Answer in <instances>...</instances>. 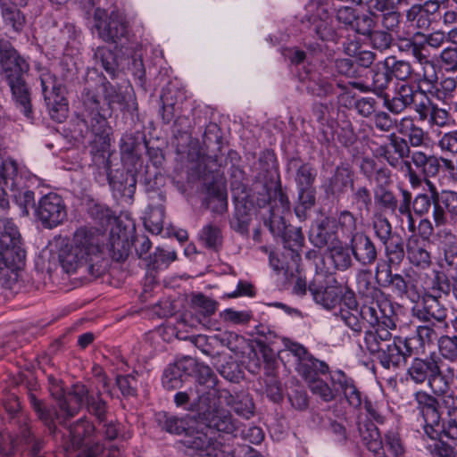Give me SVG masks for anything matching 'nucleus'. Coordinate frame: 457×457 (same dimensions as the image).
Segmentation results:
<instances>
[{"label":"nucleus","mask_w":457,"mask_h":457,"mask_svg":"<svg viewBox=\"0 0 457 457\" xmlns=\"http://www.w3.org/2000/svg\"><path fill=\"white\" fill-rule=\"evenodd\" d=\"M382 287H391L393 291L399 296H408L412 302L419 298L417 293L410 292V282L401 274H394L390 280H382Z\"/></svg>","instance_id":"obj_55"},{"label":"nucleus","mask_w":457,"mask_h":457,"mask_svg":"<svg viewBox=\"0 0 457 457\" xmlns=\"http://www.w3.org/2000/svg\"><path fill=\"white\" fill-rule=\"evenodd\" d=\"M164 209L162 206L151 207L145 218L144 224L152 234H159L163 228Z\"/></svg>","instance_id":"obj_57"},{"label":"nucleus","mask_w":457,"mask_h":457,"mask_svg":"<svg viewBox=\"0 0 457 457\" xmlns=\"http://www.w3.org/2000/svg\"><path fill=\"white\" fill-rule=\"evenodd\" d=\"M29 403L37 413L38 419L48 426L50 430L54 432L55 426L53 424V417L51 411L45 406L44 403L37 399L34 394L29 395Z\"/></svg>","instance_id":"obj_64"},{"label":"nucleus","mask_w":457,"mask_h":457,"mask_svg":"<svg viewBox=\"0 0 457 457\" xmlns=\"http://www.w3.org/2000/svg\"><path fill=\"white\" fill-rule=\"evenodd\" d=\"M199 241L207 249L218 252L223 243V236L220 228L212 223L206 224L200 230L198 235Z\"/></svg>","instance_id":"obj_39"},{"label":"nucleus","mask_w":457,"mask_h":457,"mask_svg":"<svg viewBox=\"0 0 457 457\" xmlns=\"http://www.w3.org/2000/svg\"><path fill=\"white\" fill-rule=\"evenodd\" d=\"M308 11L312 14L307 15L305 22L320 39L328 40L334 37V28L332 26V18L324 5L312 3L308 5Z\"/></svg>","instance_id":"obj_17"},{"label":"nucleus","mask_w":457,"mask_h":457,"mask_svg":"<svg viewBox=\"0 0 457 457\" xmlns=\"http://www.w3.org/2000/svg\"><path fill=\"white\" fill-rule=\"evenodd\" d=\"M420 69L414 71L413 82L417 87H421L425 84L429 87H433L438 79L436 66L432 61L425 62L420 64Z\"/></svg>","instance_id":"obj_46"},{"label":"nucleus","mask_w":457,"mask_h":457,"mask_svg":"<svg viewBox=\"0 0 457 457\" xmlns=\"http://www.w3.org/2000/svg\"><path fill=\"white\" fill-rule=\"evenodd\" d=\"M224 403L220 397L206 403H198V410L202 411L206 426L216 429L231 437L237 438L238 423L232 419L231 414L221 407Z\"/></svg>","instance_id":"obj_11"},{"label":"nucleus","mask_w":457,"mask_h":457,"mask_svg":"<svg viewBox=\"0 0 457 457\" xmlns=\"http://www.w3.org/2000/svg\"><path fill=\"white\" fill-rule=\"evenodd\" d=\"M388 139L389 145H379L376 150L377 154L383 157L391 167L403 172L408 179L411 188H419L422 185L421 177L412 168L410 160H406L408 157L411 158L412 153L407 140L397 137L395 133H391Z\"/></svg>","instance_id":"obj_5"},{"label":"nucleus","mask_w":457,"mask_h":457,"mask_svg":"<svg viewBox=\"0 0 457 457\" xmlns=\"http://www.w3.org/2000/svg\"><path fill=\"white\" fill-rule=\"evenodd\" d=\"M155 422L162 430L170 434L180 435L188 428V422L186 419L179 418L165 411L155 414Z\"/></svg>","instance_id":"obj_36"},{"label":"nucleus","mask_w":457,"mask_h":457,"mask_svg":"<svg viewBox=\"0 0 457 457\" xmlns=\"http://www.w3.org/2000/svg\"><path fill=\"white\" fill-rule=\"evenodd\" d=\"M25 257L17 226L8 218H0V269H20Z\"/></svg>","instance_id":"obj_7"},{"label":"nucleus","mask_w":457,"mask_h":457,"mask_svg":"<svg viewBox=\"0 0 457 457\" xmlns=\"http://www.w3.org/2000/svg\"><path fill=\"white\" fill-rule=\"evenodd\" d=\"M95 57L104 71L112 77H115L117 71V62L113 53L104 47H98L95 53Z\"/></svg>","instance_id":"obj_60"},{"label":"nucleus","mask_w":457,"mask_h":457,"mask_svg":"<svg viewBox=\"0 0 457 457\" xmlns=\"http://www.w3.org/2000/svg\"><path fill=\"white\" fill-rule=\"evenodd\" d=\"M303 79L307 91L312 96L326 97L334 93V86L328 71H308Z\"/></svg>","instance_id":"obj_27"},{"label":"nucleus","mask_w":457,"mask_h":457,"mask_svg":"<svg viewBox=\"0 0 457 457\" xmlns=\"http://www.w3.org/2000/svg\"><path fill=\"white\" fill-rule=\"evenodd\" d=\"M411 207L414 214L420 217L427 216L431 211V218L435 220L436 225L443 224L445 222V213L451 216L457 212L456 210L447 206L446 204L440 203L437 207L436 201L432 197H429L428 193H419L414 198H411Z\"/></svg>","instance_id":"obj_18"},{"label":"nucleus","mask_w":457,"mask_h":457,"mask_svg":"<svg viewBox=\"0 0 457 457\" xmlns=\"http://www.w3.org/2000/svg\"><path fill=\"white\" fill-rule=\"evenodd\" d=\"M70 397L74 399L72 406H67L65 403H62V407L67 411L68 417L75 416L79 413L80 408L85 406L87 411L100 422L105 420L108 407L106 402L101 397L99 391L96 395L90 394L85 385L77 383L71 386Z\"/></svg>","instance_id":"obj_10"},{"label":"nucleus","mask_w":457,"mask_h":457,"mask_svg":"<svg viewBox=\"0 0 457 457\" xmlns=\"http://www.w3.org/2000/svg\"><path fill=\"white\" fill-rule=\"evenodd\" d=\"M391 78L401 81H413L414 70L405 60H398L395 56H388L384 60Z\"/></svg>","instance_id":"obj_37"},{"label":"nucleus","mask_w":457,"mask_h":457,"mask_svg":"<svg viewBox=\"0 0 457 457\" xmlns=\"http://www.w3.org/2000/svg\"><path fill=\"white\" fill-rule=\"evenodd\" d=\"M103 246L104 235L99 229L81 227L75 231L72 243L61 249L60 264L68 274L98 277L104 270Z\"/></svg>","instance_id":"obj_2"},{"label":"nucleus","mask_w":457,"mask_h":457,"mask_svg":"<svg viewBox=\"0 0 457 457\" xmlns=\"http://www.w3.org/2000/svg\"><path fill=\"white\" fill-rule=\"evenodd\" d=\"M376 23V16L372 12L361 15L358 13L351 29L368 37L374 29Z\"/></svg>","instance_id":"obj_63"},{"label":"nucleus","mask_w":457,"mask_h":457,"mask_svg":"<svg viewBox=\"0 0 457 457\" xmlns=\"http://www.w3.org/2000/svg\"><path fill=\"white\" fill-rule=\"evenodd\" d=\"M401 200L399 203V210L395 217L403 223L404 219L407 223V229L410 233H416V221L414 219V212L411 211V193L407 189H401Z\"/></svg>","instance_id":"obj_38"},{"label":"nucleus","mask_w":457,"mask_h":457,"mask_svg":"<svg viewBox=\"0 0 457 457\" xmlns=\"http://www.w3.org/2000/svg\"><path fill=\"white\" fill-rule=\"evenodd\" d=\"M134 101V92L129 81L112 84L104 79L95 88L86 87L82 94V122L93 139L91 142L104 151L109 145L110 128L105 117L104 105L111 112L114 110L124 111Z\"/></svg>","instance_id":"obj_1"},{"label":"nucleus","mask_w":457,"mask_h":457,"mask_svg":"<svg viewBox=\"0 0 457 457\" xmlns=\"http://www.w3.org/2000/svg\"><path fill=\"white\" fill-rule=\"evenodd\" d=\"M96 28L99 37L105 42L116 43L128 34L126 22L115 12L110 14L107 22L96 23Z\"/></svg>","instance_id":"obj_26"},{"label":"nucleus","mask_w":457,"mask_h":457,"mask_svg":"<svg viewBox=\"0 0 457 457\" xmlns=\"http://www.w3.org/2000/svg\"><path fill=\"white\" fill-rule=\"evenodd\" d=\"M2 17L6 26L11 27L14 31L22 29L25 23V17L14 5L0 0Z\"/></svg>","instance_id":"obj_44"},{"label":"nucleus","mask_w":457,"mask_h":457,"mask_svg":"<svg viewBox=\"0 0 457 457\" xmlns=\"http://www.w3.org/2000/svg\"><path fill=\"white\" fill-rule=\"evenodd\" d=\"M435 104L428 96L427 92L421 87H416L411 106L418 113L420 120H426Z\"/></svg>","instance_id":"obj_50"},{"label":"nucleus","mask_w":457,"mask_h":457,"mask_svg":"<svg viewBox=\"0 0 457 457\" xmlns=\"http://www.w3.org/2000/svg\"><path fill=\"white\" fill-rule=\"evenodd\" d=\"M352 190V205L360 212L369 213L372 205V195L370 190L365 187H353Z\"/></svg>","instance_id":"obj_54"},{"label":"nucleus","mask_w":457,"mask_h":457,"mask_svg":"<svg viewBox=\"0 0 457 457\" xmlns=\"http://www.w3.org/2000/svg\"><path fill=\"white\" fill-rule=\"evenodd\" d=\"M308 386L312 393L318 395L324 402H331L336 398V391L323 379L318 378L311 379Z\"/></svg>","instance_id":"obj_62"},{"label":"nucleus","mask_w":457,"mask_h":457,"mask_svg":"<svg viewBox=\"0 0 457 457\" xmlns=\"http://www.w3.org/2000/svg\"><path fill=\"white\" fill-rule=\"evenodd\" d=\"M413 312L414 316L424 322H431L432 320L443 322L447 317V309L440 297L429 293L423 295L421 303L418 304Z\"/></svg>","instance_id":"obj_21"},{"label":"nucleus","mask_w":457,"mask_h":457,"mask_svg":"<svg viewBox=\"0 0 457 457\" xmlns=\"http://www.w3.org/2000/svg\"><path fill=\"white\" fill-rule=\"evenodd\" d=\"M96 431L95 426L86 418L75 421L69 428V442L67 449L78 450L86 439L90 438Z\"/></svg>","instance_id":"obj_32"},{"label":"nucleus","mask_w":457,"mask_h":457,"mask_svg":"<svg viewBox=\"0 0 457 457\" xmlns=\"http://www.w3.org/2000/svg\"><path fill=\"white\" fill-rule=\"evenodd\" d=\"M371 221L374 234L380 243L386 241L397 234L393 232L389 220L381 212H375Z\"/></svg>","instance_id":"obj_53"},{"label":"nucleus","mask_w":457,"mask_h":457,"mask_svg":"<svg viewBox=\"0 0 457 457\" xmlns=\"http://www.w3.org/2000/svg\"><path fill=\"white\" fill-rule=\"evenodd\" d=\"M420 218L416 226V232L422 240L428 241L433 237L436 243L454 241L456 235L453 233L452 227H454L457 223V212H454L453 216L445 213V222L439 224L438 227L432 218L429 219L427 216Z\"/></svg>","instance_id":"obj_14"},{"label":"nucleus","mask_w":457,"mask_h":457,"mask_svg":"<svg viewBox=\"0 0 457 457\" xmlns=\"http://www.w3.org/2000/svg\"><path fill=\"white\" fill-rule=\"evenodd\" d=\"M381 244L384 246L387 261L390 263L399 265L405 255L404 244L402 237L397 233Z\"/></svg>","instance_id":"obj_43"},{"label":"nucleus","mask_w":457,"mask_h":457,"mask_svg":"<svg viewBox=\"0 0 457 457\" xmlns=\"http://www.w3.org/2000/svg\"><path fill=\"white\" fill-rule=\"evenodd\" d=\"M313 300L323 308L332 310L341 302L348 309L356 308L357 302L354 292L341 286L334 278H328L324 283L313 282L308 287Z\"/></svg>","instance_id":"obj_9"},{"label":"nucleus","mask_w":457,"mask_h":457,"mask_svg":"<svg viewBox=\"0 0 457 457\" xmlns=\"http://www.w3.org/2000/svg\"><path fill=\"white\" fill-rule=\"evenodd\" d=\"M448 160L445 156H436L434 154H428L423 151H412L411 154V165L416 168L418 175L420 177H436L438 175L440 170L444 171V161Z\"/></svg>","instance_id":"obj_22"},{"label":"nucleus","mask_w":457,"mask_h":457,"mask_svg":"<svg viewBox=\"0 0 457 457\" xmlns=\"http://www.w3.org/2000/svg\"><path fill=\"white\" fill-rule=\"evenodd\" d=\"M354 171L349 164L337 165L325 179L322 188L328 197L339 200L344 197L349 189H353Z\"/></svg>","instance_id":"obj_15"},{"label":"nucleus","mask_w":457,"mask_h":457,"mask_svg":"<svg viewBox=\"0 0 457 457\" xmlns=\"http://www.w3.org/2000/svg\"><path fill=\"white\" fill-rule=\"evenodd\" d=\"M191 307L195 313L204 319H206L215 313L218 303L215 300L199 293L192 295Z\"/></svg>","instance_id":"obj_49"},{"label":"nucleus","mask_w":457,"mask_h":457,"mask_svg":"<svg viewBox=\"0 0 457 457\" xmlns=\"http://www.w3.org/2000/svg\"><path fill=\"white\" fill-rule=\"evenodd\" d=\"M388 328L376 327L364 334V346L372 355H376L385 369H397L406 363L407 358L414 353L413 339L393 337Z\"/></svg>","instance_id":"obj_4"},{"label":"nucleus","mask_w":457,"mask_h":457,"mask_svg":"<svg viewBox=\"0 0 457 457\" xmlns=\"http://www.w3.org/2000/svg\"><path fill=\"white\" fill-rule=\"evenodd\" d=\"M187 374L184 370V365L179 361L169 365L162 375V386L168 390H175L182 386Z\"/></svg>","instance_id":"obj_40"},{"label":"nucleus","mask_w":457,"mask_h":457,"mask_svg":"<svg viewBox=\"0 0 457 457\" xmlns=\"http://www.w3.org/2000/svg\"><path fill=\"white\" fill-rule=\"evenodd\" d=\"M330 381L343 393L348 405L355 410L361 408L367 395L356 386L355 381L343 370H337L330 374Z\"/></svg>","instance_id":"obj_19"},{"label":"nucleus","mask_w":457,"mask_h":457,"mask_svg":"<svg viewBox=\"0 0 457 457\" xmlns=\"http://www.w3.org/2000/svg\"><path fill=\"white\" fill-rule=\"evenodd\" d=\"M440 4L435 0H428L423 4H413L406 12V20L410 26L418 29H428L436 20Z\"/></svg>","instance_id":"obj_20"},{"label":"nucleus","mask_w":457,"mask_h":457,"mask_svg":"<svg viewBox=\"0 0 457 457\" xmlns=\"http://www.w3.org/2000/svg\"><path fill=\"white\" fill-rule=\"evenodd\" d=\"M436 146L445 157L457 156V129L440 134Z\"/></svg>","instance_id":"obj_58"},{"label":"nucleus","mask_w":457,"mask_h":457,"mask_svg":"<svg viewBox=\"0 0 457 457\" xmlns=\"http://www.w3.org/2000/svg\"><path fill=\"white\" fill-rule=\"evenodd\" d=\"M36 215L45 228L57 227L67 218V209L63 199L55 193H49L42 196L36 208Z\"/></svg>","instance_id":"obj_13"},{"label":"nucleus","mask_w":457,"mask_h":457,"mask_svg":"<svg viewBox=\"0 0 457 457\" xmlns=\"http://www.w3.org/2000/svg\"><path fill=\"white\" fill-rule=\"evenodd\" d=\"M417 408L424 419V432L432 440L440 438L445 430V424L441 421L437 400L425 391H418L414 395Z\"/></svg>","instance_id":"obj_12"},{"label":"nucleus","mask_w":457,"mask_h":457,"mask_svg":"<svg viewBox=\"0 0 457 457\" xmlns=\"http://www.w3.org/2000/svg\"><path fill=\"white\" fill-rule=\"evenodd\" d=\"M228 440L229 438L225 439L223 436H220L214 442H212V439L203 431H195L188 428L185 432L181 443L186 447L188 454L213 457L212 453L223 448V445H227V441Z\"/></svg>","instance_id":"obj_16"},{"label":"nucleus","mask_w":457,"mask_h":457,"mask_svg":"<svg viewBox=\"0 0 457 457\" xmlns=\"http://www.w3.org/2000/svg\"><path fill=\"white\" fill-rule=\"evenodd\" d=\"M439 358L433 356L414 358L407 369V378L416 385L427 383L436 395L447 393L450 389V381L443 374Z\"/></svg>","instance_id":"obj_6"},{"label":"nucleus","mask_w":457,"mask_h":457,"mask_svg":"<svg viewBox=\"0 0 457 457\" xmlns=\"http://www.w3.org/2000/svg\"><path fill=\"white\" fill-rule=\"evenodd\" d=\"M374 199L377 205L385 212L395 215L399 210L400 201H398L394 192L386 187H376Z\"/></svg>","instance_id":"obj_42"},{"label":"nucleus","mask_w":457,"mask_h":457,"mask_svg":"<svg viewBox=\"0 0 457 457\" xmlns=\"http://www.w3.org/2000/svg\"><path fill=\"white\" fill-rule=\"evenodd\" d=\"M217 377L207 365H199L197 369V394L198 403H206L215 400L221 395V390L216 387Z\"/></svg>","instance_id":"obj_24"},{"label":"nucleus","mask_w":457,"mask_h":457,"mask_svg":"<svg viewBox=\"0 0 457 457\" xmlns=\"http://www.w3.org/2000/svg\"><path fill=\"white\" fill-rule=\"evenodd\" d=\"M17 163L12 159L3 160L0 157V213H4L9 208V201L2 185L14 191L17 186Z\"/></svg>","instance_id":"obj_25"},{"label":"nucleus","mask_w":457,"mask_h":457,"mask_svg":"<svg viewBox=\"0 0 457 457\" xmlns=\"http://www.w3.org/2000/svg\"><path fill=\"white\" fill-rule=\"evenodd\" d=\"M359 313L361 320L372 328H396L390 303L378 287L368 289Z\"/></svg>","instance_id":"obj_8"},{"label":"nucleus","mask_w":457,"mask_h":457,"mask_svg":"<svg viewBox=\"0 0 457 457\" xmlns=\"http://www.w3.org/2000/svg\"><path fill=\"white\" fill-rule=\"evenodd\" d=\"M328 219L316 221L310 229L309 237L311 242L319 248L326 246L331 240L332 233L328 228Z\"/></svg>","instance_id":"obj_45"},{"label":"nucleus","mask_w":457,"mask_h":457,"mask_svg":"<svg viewBox=\"0 0 457 457\" xmlns=\"http://www.w3.org/2000/svg\"><path fill=\"white\" fill-rule=\"evenodd\" d=\"M438 351L444 359L452 362L457 361V335L440 337Z\"/></svg>","instance_id":"obj_59"},{"label":"nucleus","mask_w":457,"mask_h":457,"mask_svg":"<svg viewBox=\"0 0 457 457\" xmlns=\"http://www.w3.org/2000/svg\"><path fill=\"white\" fill-rule=\"evenodd\" d=\"M431 177H421L422 183L428 187L429 197L436 201L437 207L440 203L457 211V191L455 190H443L441 193L437 190L436 185L430 180Z\"/></svg>","instance_id":"obj_41"},{"label":"nucleus","mask_w":457,"mask_h":457,"mask_svg":"<svg viewBox=\"0 0 457 457\" xmlns=\"http://www.w3.org/2000/svg\"><path fill=\"white\" fill-rule=\"evenodd\" d=\"M274 197L276 209L274 207L271 208L268 224L270 232L274 236H279L285 228V222L281 214L289 211L290 201L281 189L274 192Z\"/></svg>","instance_id":"obj_30"},{"label":"nucleus","mask_w":457,"mask_h":457,"mask_svg":"<svg viewBox=\"0 0 457 457\" xmlns=\"http://www.w3.org/2000/svg\"><path fill=\"white\" fill-rule=\"evenodd\" d=\"M329 258L334 268L338 270H346L353 264L349 249L342 245L333 246L329 251Z\"/></svg>","instance_id":"obj_56"},{"label":"nucleus","mask_w":457,"mask_h":457,"mask_svg":"<svg viewBox=\"0 0 457 457\" xmlns=\"http://www.w3.org/2000/svg\"><path fill=\"white\" fill-rule=\"evenodd\" d=\"M439 334L436 329L435 323H429L427 325L418 326L416 328V337H410L409 339H413L412 344L418 340L420 341V346L424 351L426 345H432L435 341L438 342ZM414 353H418V347L414 346Z\"/></svg>","instance_id":"obj_51"},{"label":"nucleus","mask_w":457,"mask_h":457,"mask_svg":"<svg viewBox=\"0 0 457 457\" xmlns=\"http://www.w3.org/2000/svg\"><path fill=\"white\" fill-rule=\"evenodd\" d=\"M220 401L229 406L237 415L250 419L253 415L254 405L247 394L232 395L228 390H221Z\"/></svg>","instance_id":"obj_31"},{"label":"nucleus","mask_w":457,"mask_h":457,"mask_svg":"<svg viewBox=\"0 0 457 457\" xmlns=\"http://www.w3.org/2000/svg\"><path fill=\"white\" fill-rule=\"evenodd\" d=\"M290 165L295 169V181L296 188L314 187L317 170L312 164L292 160Z\"/></svg>","instance_id":"obj_35"},{"label":"nucleus","mask_w":457,"mask_h":457,"mask_svg":"<svg viewBox=\"0 0 457 457\" xmlns=\"http://www.w3.org/2000/svg\"><path fill=\"white\" fill-rule=\"evenodd\" d=\"M29 68L26 58L0 38V81L4 80L9 86L16 110L31 120L34 118L31 90L25 79Z\"/></svg>","instance_id":"obj_3"},{"label":"nucleus","mask_w":457,"mask_h":457,"mask_svg":"<svg viewBox=\"0 0 457 457\" xmlns=\"http://www.w3.org/2000/svg\"><path fill=\"white\" fill-rule=\"evenodd\" d=\"M358 430L363 444L375 457H385V451L378 428L371 422L359 424Z\"/></svg>","instance_id":"obj_34"},{"label":"nucleus","mask_w":457,"mask_h":457,"mask_svg":"<svg viewBox=\"0 0 457 457\" xmlns=\"http://www.w3.org/2000/svg\"><path fill=\"white\" fill-rule=\"evenodd\" d=\"M406 252L410 262L414 266L426 269L431 264L430 253L427 250L425 243L417 236L412 235L408 238Z\"/></svg>","instance_id":"obj_33"},{"label":"nucleus","mask_w":457,"mask_h":457,"mask_svg":"<svg viewBox=\"0 0 457 457\" xmlns=\"http://www.w3.org/2000/svg\"><path fill=\"white\" fill-rule=\"evenodd\" d=\"M415 89L410 84L400 85L393 97L384 96V106L393 114H400L413 104Z\"/></svg>","instance_id":"obj_28"},{"label":"nucleus","mask_w":457,"mask_h":457,"mask_svg":"<svg viewBox=\"0 0 457 457\" xmlns=\"http://www.w3.org/2000/svg\"><path fill=\"white\" fill-rule=\"evenodd\" d=\"M49 109L51 117L61 122L65 119L68 112L67 100L63 97L62 90L44 98Z\"/></svg>","instance_id":"obj_47"},{"label":"nucleus","mask_w":457,"mask_h":457,"mask_svg":"<svg viewBox=\"0 0 457 457\" xmlns=\"http://www.w3.org/2000/svg\"><path fill=\"white\" fill-rule=\"evenodd\" d=\"M39 80L44 98L62 90L61 84L58 83L56 77L47 69L40 70Z\"/></svg>","instance_id":"obj_61"},{"label":"nucleus","mask_w":457,"mask_h":457,"mask_svg":"<svg viewBox=\"0 0 457 457\" xmlns=\"http://www.w3.org/2000/svg\"><path fill=\"white\" fill-rule=\"evenodd\" d=\"M213 457H262L259 452L247 445H227L212 453Z\"/></svg>","instance_id":"obj_48"},{"label":"nucleus","mask_w":457,"mask_h":457,"mask_svg":"<svg viewBox=\"0 0 457 457\" xmlns=\"http://www.w3.org/2000/svg\"><path fill=\"white\" fill-rule=\"evenodd\" d=\"M372 82L370 86H364L361 83L354 82L353 87L363 91H371L378 96L383 97L386 95V90L392 81V78L385 65L384 61L378 62L371 71Z\"/></svg>","instance_id":"obj_29"},{"label":"nucleus","mask_w":457,"mask_h":457,"mask_svg":"<svg viewBox=\"0 0 457 457\" xmlns=\"http://www.w3.org/2000/svg\"><path fill=\"white\" fill-rule=\"evenodd\" d=\"M352 253L360 264L368 266L375 262L378 251L374 242L364 233L353 235L350 240Z\"/></svg>","instance_id":"obj_23"},{"label":"nucleus","mask_w":457,"mask_h":457,"mask_svg":"<svg viewBox=\"0 0 457 457\" xmlns=\"http://www.w3.org/2000/svg\"><path fill=\"white\" fill-rule=\"evenodd\" d=\"M315 188H297V204L295 207L296 216L303 220L306 217V211L315 204Z\"/></svg>","instance_id":"obj_52"}]
</instances>
